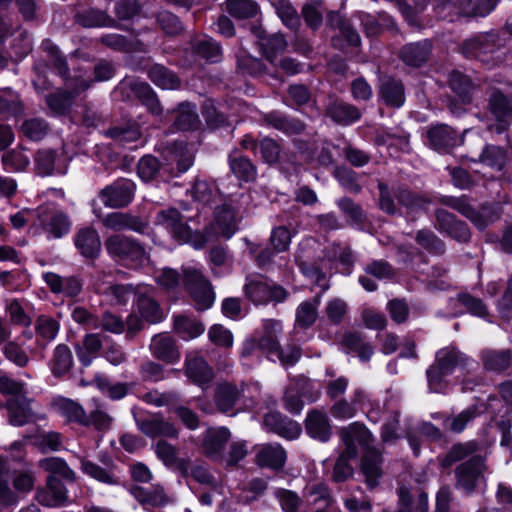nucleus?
Returning <instances> with one entry per match:
<instances>
[{"label": "nucleus", "mask_w": 512, "mask_h": 512, "mask_svg": "<svg viewBox=\"0 0 512 512\" xmlns=\"http://www.w3.org/2000/svg\"><path fill=\"white\" fill-rule=\"evenodd\" d=\"M340 436L345 444V450L339 456L333 471V480L336 482L345 481L353 473L349 460L357 456L356 443L367 442L370 437L368 430L357 423H353L341 429Z\"/></svg>", "instance_id": "nucleus-1"}, {"label": "nucleus", "mask_w": 512, "mask_h": 512, "mask_svg": "<svg viewBox=\"0 0 512 512\" xmlns=\"http://www.w3.org/2000/svg\"><path fill=\"white\" fill-rule=\"evenodd\" d=\"M105 248L110 256L132 268H143L150 263L147 250L136 240L123 235L106 239Z\"/></svg>", "instance_id": "nucleus-2"}, {"label": "nucleus", "mask_w": 512, "mask_h": 512, "mask_svg": "<svg viewBox=\"0 0 512 512\" xmlns=\"http://www.w3.org/2000/svg\"><path fill=\"white\" fill-rule=\"evenodd\" d=\"M252 390L256 391L257 388L244 384L236 386L227 382L221 383L216 390V405L220 411L229 415H235L238 410L253 408L255 400Z\"/></svg>", "instance_id": "nucleus-3"}, {"label": "nucleus", "mask_w": 512, "mask_h": 512, "mask_svg": "<svg viewBox=\"0 0 512 512\" xmlns=\"http://www.w3.org/2000/svg\"><path fill=\"white\" fill-rule=\"evenodd\" d=\"M466 358L454 348H442L436 353L435 362L427 370L428 385L433 392H444L443 379L454 369L464 365Z\"/></svg>", "instance_id": "nucleus-4"}, {"label": "nucleus", "mask_w": 512, "mask_h": 512, "mask_svg": "<svg viewBox=\"0 0 512 512\" xmlns=\"http://www.w3.org/2000/svg\"><path fill=\"white\" fill-rule=\"evenodd\" d=\"M246 297L255 305L269 302H283L287 298L286 290L263 276H249L244 285Z\"/></svg>", "instance_id": "nucleus-5"}, {"label": "nucleus", "mask_w": 512, "mask_h": 512, "mask_svg": "<svg viewBox=\"0 0 512 512\" xmlns=\"http://www.w3.org/2000/svg\"><path fill=\"white\" fill-rule=\"evenodd\" d=\"M184 285L190 292L199 310H206L212 306L215 295L209 281L202 272L194 266L183 267Z\"/></svg>", "instance_id": "nucleus-6"}, {"label": "nucleus", "mask_w": 512, "mask_h": 512, "mask_svg": "<svg viewBox=\"0 0 512 512\" xmlns=\"http://www.w3.org/2000/svg\"><path fill=\"white\" fill-rule=\"evenodd\" d=\"M36 225L48 239H59L69 233L71 221L66 213L54 206H43L38 209Z\"/></svg>", "instance_id": "nucleus-7"}, {"label": "nucleus", "mask_w": 512, "mask_h": 512, "mask_svg": "<svg viewBox=\"0 0 512 512\" xmlns=\"http://www.w3.org/2000/svg\"><path fill=\"white\" fill-rule=\"evenodd\" d=\"M134 191L135 184L129 179L122 178L102 189L99 197L105 206L121 208L132 201Z\"/></svg>", "instance_id": "nucleus-8"}, {"label": "nucleus", "mask_w": 512, "mask_h": 512, "mask_svg": "<svg viewBox=\"0 0 512 512\" xmlns=\"http://www.w3.org/2000/svg\"><path fill=\"white\" fill-rule=\"evenodd\" d=\"M154 224L166 230L173 238L179 241H192L191 229L183 223L180 213L175 208L159 211L155 217Z\"/></svg>", "instance_id": "nucleus-9"}, {"label": "nucleus", "mask_w": 512, "mask_h": 512, "mask_svg": "<svg viewBox=\"0 0 512 512\" xmlns=\"http://www.w3.org/2000/svg\"><path fill=\"white\" fill-rule=\"evenodd\" d=\"M483 458L473 456L457 469V485L466 492H471L483 482Z\"/></svg>", "instance_id": "nucleus-10"}, {"label": "nucleus", "mask_w": 512, "mask_h": 512, "mask_svg": "<svg viewBox=\"0 0 512 512\" xmlns=\"http://www.w3.org/2000/svg\"><path fill=\"white\" fill-rule=\"evenodd\" d=\"M36 500L46 507H59L68 502V490L59 478L48 476L46 486L36 491Z\"/></svg>", "instance_id": "nucleus-11"}, {"label": "nucleus", "mask_w": 512, "mask_h": 512, "mask_svg": "<svg viewBox=\"0 0 512 512\" xmlns=\"http://www.w3.org/2000/svg\"><path fill=\"white\" fill-rule=\"evenodd\" d=\"M231 438V433L226 427H213L206 430L202 447L209 458L220 461L224 458V448Z\"/></svg>", "instance_id": "nucleus-12"}, {"label": "nucleus", "mask_w": 512, "mask_h": 512, "mask_svg": "<svg viewBox=\"0 0 512 512\" xmlns=\"http://www.w3.org/2000/svg\"><path fill=\"white\" fill-rule=\"evenodd\" d=\"M427 138L429 144L439 152H447L463 142V138L447 125H436L429 128Z\"/></svg>", "instance_id": "nucleus-13"}, {"label": "nucleus", "mask_w": 512, "mask_h": 512, "mask_svg": "<svg viewBox=\"0 0 512 512\" xmlns=\"http://www.w3.org/2000/svg\"><path fill=\"white\" fill-rule=\"evenodd\" d=\"M67 85L70 88H74L73 92H56L47 97V104L55 113H64L71 105L74 95L86 90L89 87L88 82L82 76L76 77L73 80H69Z\"/></svg>", "instance_id": "nucleus-14"}, {"label": "nucleus", "mask_w": 512, "mask_h": 512, "mask_svg": "<svg viewBox=\"0 0 512 512\" xmlns=\"http://www.w3.org/2000/svg\"><path fill=\"white\" fill-rule=\"evenodd\" d=\"M263 425L268 430L289 440L298 438L302 432L299 423L282 416L278 412L266 414L263 420Z\"/></svg>", "instance_id": "nucleus-15"}, {"label": "nucleus", "mask_w": 512, "mask_h": 512, "mask_svg": "<svg viewBox=\"0 0 512 512\" xmlns=\"http://www.w3.org/2000/svg\"><path fill=\"white\" fill-rule=\"evenodd\" d=\"M185 373L193 383L203 389L214 377L213 370L207 362L202 357L192 353L186 357Z\"/></svg>", "instance_id": "nucleus-16"}, {"label": "nucleus", "mask_w": 512, "mask_h": 512, "mask_svg": "<svg viewBox=\"0 0 512 512\" xmlns=\"http://www.w3.org/2000/svg\"><path fill=\"white\" fill-rule=\"evenodd\" d=\"M442 202L470 219L478 229H484L492 221L487 218V208L476 211L465 198L443 197Z\"/></svg>", "instance_id": "nucleus-17"}, {"label": "nucleus", "mask_w": 512, "mask_h": 512, "mask_svg": "<svg viewBox=\"0 0 512 512\" xmlns=\"http://www.w3.org/2000/svg\"><path fill=\"white\" fill-rule=\"evenodd\" d=\"M5 407L9 422L14 426H22L35 419V415L30 407V401L25 396L9 398Z\"/></svg>", "instance_id": "nucleus-18"}, {"label": "nucleus", "mask_w": 512, "mask_h": 512, "mask_svg": "<svg viewBox=\"0 0 512 512\" xmlns=\"http://www.w3.org/2000/svg\"><path fill=\"white\" fill-rule=\"evenodd\" d=\"M438 228L446 232L459 242H466L470 238V231L467 225L455 219V217L444 209L436 211Z\"/></svg>", "instance_id": "nucleus-19"}, {"label": "nucleus", "mask_w": 512, "mask_h": 512, "mask_svg": "<svg viewBox=\"0 0 512 512\" xmlns=\"http://www.w3.org/2000/svg\"><path fill=\"white\" fill-rule=\"evenodd\" d=\"M139 429L149 437L166 436L175 438L178 436V430L173 423L164 420L158 415L138 419Z\"/></svg>", "instance_id": "nucleus-20"}, {"label": "nucleus", "mask_w": 512, "mask_h": 512, "mask_svg": "<svg viewBox=\"0 0 512 512\" xmlns=\"http://www.w3.org/2000/svg\"><path fill=\"white\" fill-rule=\"evenodd\" d=\"M265 334L257 340L259 352L265 354L267 358L273 362L277 359V354L280 352L279 343L272 332L281 331L282 326L279 321L265 320L264 321Z\"/></svg>", "instance_id": "nucleus-21"}, {"label": "nucleus", "mask_w": 512, "mask_h": 512, "mask_svg": "<svg viewBox=\"0 0 512 512\" xmlns=\"http://www.w3.org/2000/svg\"><path fill=\"white\" fill-rule=\"evenodd\" d=\"M157 457L165 466L170 469L177 470L183 474L189 471V461L178 457L177 449L166 441H159L154 446Z\"/></svg>", "instance_id": "nucleus-22"}, {"label": "nucleus", "mask_w": 512, "mask_h": 512, "mask_svg": "<svg viewBox=\"0 0 512 512\" xmlns=\"http://www.w3.org/2000/svg\"><path fill=\"white\" fill-rule=\"evenodd\" d=\"M286 458V451L279 444H266L257 448L256 462L259 466L281 469Z\"/></svg>", "instance_id": "nucleus-23"}, {"label": "nucleus", "mask_w": 512, "mask_h": 512, "mask_svg": "<svg viewBox=\"0 0 512 512\" xmlns=\"http://www.w3.org/2000/svg\"><path fill=\"white\" fill-rule=\"evenodd\" d=\"M150 349L156 358L167 363H174L178 361L180 357L175 341L167 333L154 336L150 344Z\"/></svg>", "instance_id": "nucleus-24"}, {"label": "nucleus", "mask_w": 512, "mask_h": 512, "mask_svg": "<svg viewBox=\"0 0 512 512\" xmlns=\"http://www.w3.org/2000/svg\"><path fill=\"white\" fill-rule=\"evenodd\" d=\"M52 406L56 412L70 422H77L82 425H89L90 423L83 407L70 399L57 397L53 400Z\"/></svg>", "instance_id": "nucleus-25"}, {"label": "nucleus", "mask_w": 512, "mask_h": 512, "mask_svg": "<svg viewBox=\"0 0 512 512\" xmlns=\"http://www.w3.org/2000/svg\"><path fill=\"white\" fill-rule=\"evenodd\" d=\"M75 245L81 254L87 258H93L101 250V242L98 233L93 228H82L75 236Z\"/></svg>", "instance_id": "nucleus-26"}, {"label": "nucleus", "mask_w": 512, "mask_h": 512, "mask_svg": "<svg viewBox=\"0 0 512 512\" xmlns=\"http://www.w3.org/2000/svg\"><path fill=\"white\" fill-rule=\"evenodd\" d=\"M306 431L315 439L327 441L331 435V427L325 413L314 410L306 418Z\"/></svg>", "instance_id": "nucleus-27"}, {"label": "nucleus", "mask_w": 512, "mask_h": 512, "mask_svg": "<svg viewBox=\"0 0 512 512\" xmlns=\"http://www.w3.org/2000/svg\"><path fill=\"white\" fill-rule=\"evenodd\" d=\"M319 305L320 296L300 303L295 312L294 329H307L311 327L318 317Z\"/></svg>", "instance_id": "nucleus-28"}, {"label": "nucleus", "mask_w": 512, "mask_h": 512, "mask_svg": "<svg viewBox=\"0 0 512 512\" xmlns=\"http://www.w3.org/2000/svg\"><path fill=\"white\" fill-rule=\"evenodd\" d=\"M498 0H449L446 5L459 7L461 14L466 16H486L496 7Z\"/></svg>", "instance_id": "nucleus-29"}, {"label": "nucleus", "mask_w": 512, "mask_h": 512, "mask_svg": "<svg viewBox=\"0 0 512 512\" xmlns=\"http://www.w3.org/2000/svg\"><path fill=\"white\" fill-rule=\"evenodd\" d=\"M491 113L501 123H507L512 119V96L507 97L499 90H494L489 97Z\"/></svg>", "instance_id": "nucleus-30"}, {"label": "nucleus", "mask_w": 512, "mask_h": 512, "mask_svg": "<svg viewBox=\"0 0 512 512\" xmlns=\"http://www.w3.org/2000/svg\"><path fill=\"white\" fill-rule=\"evenodd\" d=\"M80 469L90 478L103 484L117 485L119 483L113 468H103L86 458H80Z\"/></svg>", "instance_id": "nucleus-31"}, {"label": "nucleus", "mask_w": 512, "mask_h": 512, "mask_svg": "<svg viewBox=\"0 0 512 512\" xmlns=\"http://www.w3.org/2000/svg\"><path fill=\"white\" fill-rule=\"evenodd\" d=\"M10 462L7 457L0 456V508L14 505L18 502V496L9 485Z\"/></svg>", "instance_id": "nucleus-32"}, {"label": "nucleus", "mask_w": 512, "mask_h": 512, "mask_svg": "<svg viewBox=\"0 0 512 512\" xmlns=\"http://www.w3.org/2000/svg\"><path fill=\"white\" fill-rule=\"evenodd\" d=\"M380 98L386 105L401 107L405 101L404 87L401 82L394 79H386L380 87Z\"/></svg>", "instance_id": "nucleus-33"}, {"label": "nucleus", "mask_w": 512, "mask_h": 512, "mask_svg": "<svg viewBox=\"0 0 512 512\" xmlns=\"http://www.w3.org/2000/svg\"><path fill=\"white\" fill-rule=\"evenodd\" d=\"M327 113L332 120L342 125H349L357 121L361 116L358 108L342 102H335L331 104L328 107Z\"/></svg>", "instance_id": "nucleus-34"}, {"label": "nucleus", "mask_w": 512, "mask_h": 512, "mask_svg": "<svg viewBox=\"0 0 512 512\" xmlns=\"http://www.w3.org/2000/svg\"><path fill=\"white\" fill-rule=\"evenodd\" d=\"M492 52V44L489 42L488 36L477 35L473 38L466 40L463 44V54L467 58H478L486 62L485 55Z\"/></svg>", "instance_id": "nucleus-35"}, {"label": "nucleus", "mask_w": 512, "mask_h": 512, "mask_svg": "<svg viewBox=\"0 0 512 512\" xmlns=\"http://www.w3.org/2000/svg\"><path fill=\"white\" fill-rule=\"evenodd\" d=\"M429 52L430 44L427 41L411 43L402 48L401 58L407 65L420 66L427 60Z\"/></svg>", "instance_id": "nucleus-36"}, {"label": "nucleus", "mask_w": 512, "mask_h": 512, "mask_svg": "<svg viewBox=\"0 0 512 512\" xmlns=\"http://www.w3.org/2000/svg\"><path fill=\"white\" fill-rule=\"evenodd\" d=\"M380 463V454L373 449L367 450L362 458V472L371 488L377 484V480L381 475Z\"/></svg>", "instance_id": "nucleus-37"}, {"label": "nucleus", "mask_w": 512, "mask_h": 512, "mask_svg": "<svg viewBox=\"0 0 512 512\" xmlns=\"http://www.w3.org/2000/svg\"><path fill=\"white\" fill-rule=\"evenodd\" d=\"M512 360V355L510 350H485L482 353V361L485 369L501 372L507 369Z\"/></svg>", "instance_id": "nucleus-38"}, {"label": "nucleus", "mask_w": 512, "mask_h": 512, "mask_svg": "<svg viewBox=\"0 0 512 512\" xmlns=\"http://www.w3.org/2000/svg\"><path fill=\"white\" fill-rule=\"evenodd\" d=\"M215 224L219 234L230 238L237 230V219L234 210L230 206H222L216 212Z\"/></svg>", "instance_id": "nucleus-39"}, {"label": "nucleus", "mask_w": 512, "mask_h": 512, "mask_svg": "<svg viewBox=\"0 0 512 512\" xmlns=\"http://www.w3.org/2000/svg\"><path fill=\"white\" fill-rule=\"evenodd\" d=\"M103 224L113 230L131 229L141 232L144 225L137 219L128 214L113 212L103 219Z\"/></svg>", "instance_id": "nucleus-40"}, {"label": "nucleus", "mask_w": 512, "mask_h": 512, "mask_svg": "<svg viewBox=\"0 0 512 512\" xmlns=\"http://www.w3.org/2000/svg\"><path fill=\"white\" fill-rule=\"evenodd\" d=\"M174 330L184 339L191 340L204 332V325L184 315L174 317Z\"/></svg>", "instance_id": "nucleus-41"}, {"label": "nucleus", "mask_w": 512, "mask_h": 512, "mask_svg": "<svg viewBox=\"0 0 512 512\" xmlns=\"http://www.w3.org/2000/svg\"><path fill=\"white\" fill-rule=\"evenodd\" d=\"M39 467L49 472V476H54L56 478L61 477L71 482L75 480V472L61 458L49 457L41 459L39 461Z\"/></svg>", "instance_id": "nucleus-42"}, {"label": "nucleus", "mask_w": 512, "mask_h": 512, "mask_svg": "<svg viewBox=\"0 0 512 512\" xmlns=\"http://www.w3.org/2000/svg\"><path fill=\"white\" fill-rule=\"evenodd\" d=\"M449 84L462 103L471 102L474 85L468 76L459 71H454L450 75Z\"/></svg>", "instance_id": "nucleus-43"}, {"label": "nucleus", "mask_w": 512, "mask_h": 512, "mask_svg": "<svg viewBox=\"0 0 512 512\" xmlns=\"http://www.w3.org/2000/svg\"><path fill=\"white\" fill-rule=\"evenodd\" d=\"M101 340L97 334L85 336L82 345L75 347L77 357L83 366H89L93 358L101 349Z\"/></svg>", "instance_id": "nucleus-44"}, {"label": "nucleus", "mask_w": 512, "mask_h": 512, "mask_svg": "<svg viewBox=\"0 0 512 512\" xmlns=\"http://www.w3.org/2000/svg\"><path fill=\"white\" fill-rule=\"evenodd\" d=\"M151 81L162 89H177L180 87L179 78L161 65H155L149 70Z\"/></svg>", "instance_id": "nucleus-45"}, {"label": "nucleus", "mask_w": 512, "mask_h": 512, "mask_svg": "<svg viewBox=\"0 0 512 512\" xmlns=\"http://www.w3.org/2000/svg\"><path fill=\"white\" fill-rule=\"evenodd\" d=\"M72 365L73 356L70 349L66 345H58L54 350L51 363L52 373L56 376H62L70 371Z\"/></svg>", "instance_id": "nucleus-46"}, {"label": "nucleus", "mask_w": 512, "mask_h": 512, "mask_svg": "<svg viewBox=\"0 0 512 512\" xmlns=\"http://www.w3.org/2000/svg\"><path fill=\"white\" fill-rule=\"evenodd\" d=\"M342 344L352 352H355L362 361H367L373 354V347L365 342L358 333H347L343 336Z\"/></svg>", "instance_id": "nucleus-47"}, {"label": "nucleus", "mask_w": 512, "mask_h": 512, "mask_svg": "<svg viewBox=\"0 0 512 512\" xmlns=\"http://www.w3.org/2000/svg\"><path fill=\"white\" fill-rule=\"evenodd\" d=\"M137 306L141 317L149 323H158L164 318L158 303L148 295H140Z\"/></svg>", "instance_id": "nucleus-48"}, {"label": "nucleus", "mask_w": 512, "mask_h": 512, "mask_svg": "<svg viewBox=\"0 0 512 512\" xmlns=\"http://www.w3.org/2000/svg\"><path fill=\"white\" fill-rule=\"evenodd\" d=\"M191 195L195 202L205 206L219 198V191L214 183L196 181L192 187Z\"/></svg>", "instance_id": "nucleus-49"}, {"label": "nucleus", "mask_w": 512, "mask_h": 512, "mask_svg": "<svg viewBox=\"0 0 512 512\" xmlns=\"http://www.w3.org/2000/svg\"><path fill=\"white\" fill-rule=\"evenodd\" d=\"M261 49L271 63H276L278 55L282 54L287 46L282 34H273L268 38H261Z\"/></svg>", "instance_id": "nucleus-50"}, {"label": "nucleus", "mask_w": 512, "mask_h": 512, "mask_svg": "<svg viewBox=\"0 0 512 512\" xmlns=\"http://www.w3.org/2000/svg\"><path fill=\"white\" fill-rule=\"evenodd\" d=\"M230 168L234 175L242 181L250 182L256 178V168L246 157L231 156Z\"/></svg>", "instance_id": "nucleus-51"}, {"label": "nucleus", "mask_w": 512, "mask_h": 512, "mask_svg": "<svg viewBox=\"0 0 512 512\" xmlns=\"http://www.w3.org/2000/svg\"><path fill=\"white\" fill-rule=\"evenodd\" d=\"M199 125L198 115L195 106L191 104H181L175 120V126L180 130H194Z\"/></svg>", "instance_id": "nucleus-52"}, {"label": "nucleus", "mask_w": 512, "mask_h": 512, "mask_svg": "<svg viewBox=\"0 0 512 512\" xmlns=\"http://www.w3.org/2000/svg\"><path fill=\"white\" fill-rule=\"evenodd\" d=\"M2 163L6 171L16 172L24 170L29 165L30 159L22 148H16L3 154Z\"/></svg>", "instance_id": "nucleus-53"}, {"label": "nucleus", "mask_w": 512, "mask_h": 512, "mask_svg": "<svg viewBox=\"0 0 512 512\" xmlns=\"http://www.w3.org/2000/svg\"><path fill=\"white\" fill-rule=\"evenodd\" d=\"M13 491L16 496L28 494L34 488L35 476L29 470H17L11 476Z\"/></svg>", "instance_id": "nucleus-54"}, {"label": "nucleus", "mask_w": 512, "mask_h": 512, "mask_svg": "<svg viewBox=\"0 0 512 512\" xmlns=\"http://www.w3.org/2000/svg\"><path fill=\"white\" fill-rule=\"evenodd\" d=\"M55 162L56 153L53 150H39L35 157V166L38 174L46 176L55 172L64 173L61 170L56 171Z\"/></svg>", "instance_id": "nucleus-55"}, {"label": "nucleus", "mask_w": 512, "mask_h": 512, "mask_svg": "<svg viewBox=\"0 0 512 512\" xmlns=\"http://www.w3.org/2000/svg\"><path fill=\"white\" fill-rule=\"evenodd\" d=\"M506 152L497 146L487 145L483 150L480 160L483 164L501 171L506 163Z\"/></svg>", "instance_id": "nucleus-56"}, {"label": "nucleus", "mask_w": 512, "mask_h": 512, "mask_svg": "<svg viewBox=\"0 0 512 512\" xmlns=\"http://www.w3.org/2000/svg\"><path fill=\"white\" fill-rule=\"evenodd\" d=\"M226 9L233 17L250 18L257 14L258 7L251 0H227Z\"/></svg>", "instance_id": "nucleus-57"}, {"label": "nucleus", "mask_w": 512, "mask_h": 512, "mask_svg": "<svg viewBox=\"0 0 512 512\" xmlns=\"http://www.w3.org/2000/svg\"><path fill=\"white\" fill-rule=\"evenodd\" d=\"M22 112L19 96L11 89H0V114L18 115Z\"/></svg>", "instance_id": "nucleus-58"}, {"label": "nucleus", "mask_w": 512, "mask_h": 512, "mask_svg": "<svg viewBox=\"0 0 512 512\" xmlns=\"http://www.w3.org/2000/svg\"><path fill=\"white\" fill-rule=\"evenodd\" d=\"M209 340L216 346L229 349L233 346L232 332L221 324H214L208 330Z\"/></svg>", "instance_id": "nucleus-59"}, {"label": "nucleus", "mask_w": 512, "mask_h": 512, "mask_svg": "<svg viewBox=\"0 0 512 512\" xmlns=\"http://www.w3.org/2000/svg\"><path fill=\"white\" fill-rule=\"evenodd\" d=\"M304 495L308 504L328 506L330 497L327 487L323 483H313L305 487Z\"/></svg>", "instance_id": "nucleus-60"}, {"label": "nucleus", "mask_w": 512, "mask_h": 512, "mask_svg": "<svg viewBox=\"0 0 512 512\" xmlns=\"http://www.w3.org/2000/svg\"><path fill=\"white\" fill-rule=\"evenodd\" d=\"M328 22L331 26L338 28L340 36L345 38L349 45L358 46L360 44V36L351 27L341 19L337 13H330Z\"/></svg>", "instance_id": "nucleus-61"}, {"label": "nucleus", "mask_w": 512, "mask_h": 512, "mask_svg": "<svg viewBox=\"0 0 512 512\" xmlns=\"http://www.w3.org/2000/svg\"><path fill=\"white\" fill-rule=\"evenodd\" d=\"M196 53L210 62H217L220 59L221 50L219 45L211 38L204 37L194 43Z\"/></svg>", "instance_id": "nucleus-62"}, {"label": "nucleus", "mask_w": 512, "mask_h": 512, "mask_svg": "<svg viewBox=\"0 0 512 512\" xmlns=\"http://www.w3.org/2000/svg\"><path fill=\"white\" fill-rule=\"evenodd\" d=\"M476 417V409L469 407L453 418H446L443 425L455 433L462 432L468 423Z\"/></svg>", "instance_id": "nucleus-63"}, {"label": "nucleus", "mask_w": 512, "mask_h": 512, "mask_svg": "<svg viewBox=\"0 0 512 512\" xmlns=\"http://www.w3.org/2000/svg\"><path fill=\"white\" fill-rule=\"evenodd\" d=\"M280 146L271 138H263L258 142L257 155L266 163H275L280 155Z\"/></svg>", "instance_id": "nucleus-64"}]
</instances>
